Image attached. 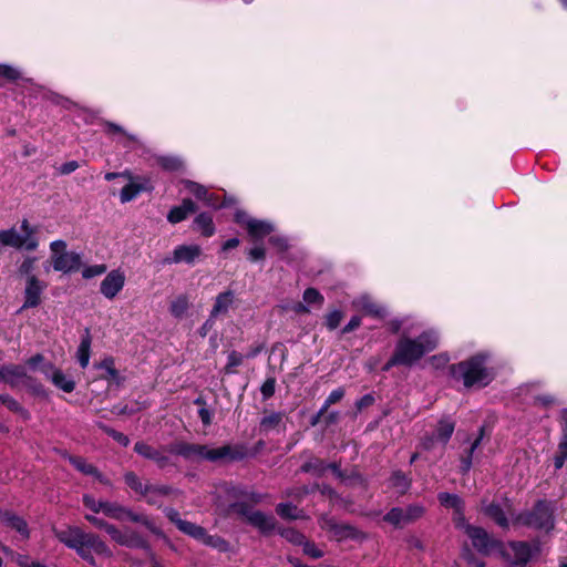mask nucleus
<instances>
[{
  "instance_id": "21",
  "label": "nucleus",
  "mask_w": 567,
  "mask_h": 567,
  "mask_svg": "<svg viewBox=\"0 0 567 567\" xmlns=\"http://www.w3.org/2000/svg\"><path fill=\"white\" fill-rule=\"evenodd\" d=\"M190 307L189 297L185 293L178 295L169 302V312L174 318L182 319Z\"/></svg>"
},
{
  "instance_id": "38",
  "label": "nucleus",
  "mask_w": 567,
  "mask_h": 567,
  "mask_svg": "<svg viewBox=\"0 0 567 567\" xmlns=\"http://www.w3.org/2000/svg\"><path fill=\"white\" fill-rule=\"evenodd\" d=\"M560 402H559L558 398L550 393L539 394L535 398V404H537L542 408H546V409L557 405Z\"/></svg>"
},
{
  "instance_id": "34",
  "label": "nucleus",
  "mask_w": 567,
  "mask_h": 567,
  "mask_svg": "<svg viewBox=\"0 0 567 567\" xmlns=\"http://www.w3.org/2000/svg\"><path fill=\"white\" fill-rule=\"evenodd\" d=\"M134 450L140 455H142V456H144L146 458L154 460V461H156L157 463H161V464L165 460L164 457H162L159 455V453L157 451L153 450L150 445H147L145 443H142V442L136 443L135 446H134Z\"/></svg>"
},
{
  "instance_id": "45",
  "label": "nucleus",
  "mask_w": 567,
  "mask_h": 567,
  "mask_svg": "<svg viewBox=\"0 0 567 567\" xmlns=\"http://www.w3.org/2000/svg\"><path fill=\"white\" fill-rule=\"evenodd\" d=\"M227 360L228 361H227L226 369H227V371L230 372L233 370V368L238 367L243 363L244 357H243V354H240L236 351H231L228 354Z\"/></svg>"
},
{
  "instance_id": "44",
  "label": "nucleus",
  "mask_w": 567,
  "mask_h": 567,
  "mask_svg": "<svg viewBox=\"0 0 567 567\" xmlns=\"http://www.w3.org/2000/svg\"><path fill=\"white\" fill-rule=\"evenodd\" d=\"M342 318H343V315L341 311L333 310L327 315L326 324L330 330H333L340 324Z\"/></svg>"
},
{
  "instance_id": "3",
  "label": "nucleus",
  "mask_w": 567,
  "mask_h": 567,
  "mask_svg": "<svg viewBox=\"0 0 567 567\" xmlns=\"http://www.w3.org/2000/svg\"><path fill=\"white\" fill-rule=\"evenodd\" d=\"M489 355L477 353L451 367L454 379L462 381L465 388H482L494 379V372L488 367Z\"/></svg>"
},
{
  "instance_id": "37",
  "label": "nucleus",
  "mask_w": 567,
  "mask_h": 567,
  "mask_svg": "<svg viewBox=\"0 0 567 567\" xmlns=\"http://www.w3.org/2000/svg\"><path fill=\"white\" fill-rule=\"evenodd\" d=\"M344 395V391L343 389L339 388V389H336L333 390L329 396L327 398L323 406L320 409L319 413H318V417L321 416L330 405L339 402Z\"/></svg>"
},
{
  "instance_id": "60",
  "label": "nucleus",
  "mask_w": 567,
  "mask_h": 567,
  "mask_svg": "<svg viewBox=\"0 0 567 567\" xmlns=\"http://www.w3.org/2000/svg\"><path fill=\"white\" fill-rule=\"evenodd\" d=\"M78 167H79L78 163L72 161V162H68V163L63 164L60 171L62 174H70L72 172H74Z\"/></svg>"
},
{
  "instance_id": "51",
  "label": "nucleus",
  "mask_w": 567,
  "mask_h": 567,
  "mask_svg": "<svg viewBox=\"0 0 567 567\" xmlns=\"http://www.w3.org/2000/svg\"><path fill=\"white\" fill-rule=\"evenodd\" d=\"M21 231L25 238H37L35 237V228L29 223L28 219H23L21 221Z\"/></svg>"
},
{
  "instance_id": "43",
  "label": "nucleus",
  "mask_w": 567,
  "mask_h": 567,
  "mask_svg": "<svg viewBox=\"0 0 567 567\" xmlns=\"http://www.w3.org/2000/svg\"><path fill=\"white\" fill-rule=\"evenodd\" d=\"M303 300L308 305H313V303L321 305L323 301V297L319 293L318 290H316L313 288H308L303 292Z\"/></svg>"
},
{
  "instance_id": "33",
  "label": "nucleus",
  "mask_w": 567,
  "mask_h": 567,
  "mask_svg": "<svg viewBox=\"0 0 567 567\" xmlns=\"http://www.w3.org/2000/svg\"><path fill=\"white\" fill-rule=\"evenodd\" d=\"M124 481L131 489H133L136 494H138L142 497L144 496V494L150 485L148 482H143L142 478H140L133 472L125 473Z\"/></svg>"
},
{
  "instance_id": "41",
  "label": "nucleus",
  "mask_w": 567,
  "mask_h": 567,
  "mask_svg": "<svg viewBox=\"0 0 567 567\" xmlns=\"http://www.w3.org/2000/svg\"><path fill=\"white\" fill-rule=\"evenodd\" d=\"M332 530H333V535L338 539L355 536V530L351 526H348V525H333Z\"/></svg>"
},
{
  "instance_id": "29",
  "label": "nucleus",
  "mask_w": 567,
  "mask_h": 567,
  "mask_svg": "<svg viewBox=\"0 0 567 567\" xmlns=\"http://www.w3.org/2000/svg\"><path fill=\"white\" fill-rule=\"evenodd\" d=\"M194 226L197 231L206 237H210L215 233L213 218L208 214H199L194 220Z\"/></svg>"
},
{
  "instance_id": "56",
  "label": "nucleus",
  "mask_w": 567,
  "mask_h": 567,
  "mask_svg": "<svg viewBox=\"0 0 567 567\" xmlns=\"http://www.w3.org/2000/svg\"><path fill=\"white\" fill-rule=\"evenodd\" d=\"M270 243L278 248V250L284 251L288 248V241L284 237L274 236L270 238Z\"/></svg>"
},
{
  "instance_id": "48",
  "label": "nucleus",
  "mask_w": 567,
  "mask_h": 567,
  "mask_svg": "<svg viewBox=\"0 0 567 567\" xmlns=\"http://www.w3.org/2000/svg\"><path fill=\"white\" fill-rule=\"evenodd\" d=\"M392 485L398 487L400 492H404L409 486V482L403 474L396 473L392 476Z\"/></svg>"
},
{
  "instance_id": "42",
  "label": "nucleus",
  "mask_w": 567,
  "mask_h": 567,
  "mask_svg": "<svg viewBox=\"0 0 567 567\" xmlns=\"http://www.w3.org/2000/svg\"><path fill=\"white\" fill-rule=\"evenodd\" d=\"M0 76L14 81L21 76V73L18 69L9 64H0Z\"/></svg>"
},
{
  "instance_id": "4",
  "label": "nucleus",
  "mask_w": 567,
  "mask_h": 567,
  "mask_svg": "<svg viewBox=\"0 0 567 567\" xmlns=\"http://www.w3.org/2000/svg\"><path fill=\"white\" fill-rule=\"evenodd\" d=\"M51 262L55 271L64 274L78 271L82 266V256L75 251L66 250V243L62 239L50 244Z\"/></svg>"
},
{
  "instance_id": "19",
  "label": "nucleus",
  "mask_w": 567,
  "mask_h": 567,
  "mask_svg": "<svg viewBox=\"0 0 567 567\" xmlns=\"http://www.w3.org/2000/svg\"><path fill=\"white\" fill-rule=\"evenodd\" d=\"M353 306L359 311L373 317H381L384 313V309L372 301L369 296H361L353 301Z\"/></svg>"
},
{
  "instance_id": "61",
  "label": "nucleus",
  "mask_w": 567,
  "mask_h": 567,
  "mask_svg": "<svg viewBox=\"0 0 567 567\" xmlns=\"http://www.w3.org/2000/svg\"><path fill=\"white\" fill-rule=\"evenodd\" d=\"M286 538H288L292 543H301L302 542V535L295 530H287L285 533Z\"/></svg>"
},
{
  "instance_id": "25",
  "label": "nucleus",
  "mask_w": 567,
  "mask_h": 567,
  "mask_svg": "<svg viewBox=\"0 0 567 567\" xmlns=\"http://www.w3.org/2000/svg\"><path fill=\"white\" fill-rule=\"evenodd\" d=\"M171 492V488L165 485H153L150 483L143 498L151 505H159L162 498L167 496Z\"/></svg>"
},
{
  "instance_id": "12",
  "label": "nucleus",
  "mask_w": 567,
  "mask_h": 567,
  "mask_svg": "<svg viewBox=\"0 0 567 567\" xmlns=\"http://www.w3.org/2000/svg\"><path fill=\"white\" fill-rule=\"evenodd\" d=\"M125 274L115 269L110 271L100 286L101 293L107 299H114L125 285Z\"/></svg>"
},
{
  "instance_id": "11",
  "label": "nucleus",
  "mask_w": 567,
  "mask_h": 567,
  "mask_svg": "<svg viewBox=\"0 0 567 567\" xmlns=\"http://www.w3.org/2000/svg\"><path fill=\"white\" fill-rule=\"evenodd\" d=\"M45 289V284L38 277H29L25 279L24 302L20 311L29 308H35L41 303V295Z\"/></svg>"
},
{
  "instance_id": "23",
  "label": "nucleus",
  "mask_w": 567,
  "mask_h": 567,
  "mask_svg": "<svg viewBox=\"0 0 567 567\" xmlns=\"http://www.w3.org/2000/svg\"><path fill=\"white\" fill-rule=\"evenodd\" d=\"M128 183L122 188L120 193V199L122 203H128L133 200L141 192L146 189V186L142 183H137L134 181L132 175L130 177H125Z\"/></svg>"
},
{
  "instance_id": "26",
  "label": "nucleus",
  "mask_w": 567,
  "mask_h": 567,
  "mask_svg": "<svg viewBox=\"0 0 567 567\" xmlns=\"http://www.w3.org/2000/svg\"><path fill=\"white\" fill-rule=\"evenodd\" d=\"M439 501L443 506L452 507L455 509L454 522L456 525H457V523L464 522V517L462 516V513H461V499L456 495L449 494V493H441L439 495Z\"/></svg>"
},
{
  "instance_id": "35",
  "label": "nucleus",
  "mask_w": 567,
  "mask_h": 567,
  "mask_svg": "<svg viewBox=\"0 0 567 567\" xmlns=\"http://www.w3.org/2000/svg\"><path fill=\"white\" fill-rule=\"evenodd\" d=\"M485 513L493 518L499 526L507 527V518L504 512L501 509L498 505L491 504L486 507Z\"/></svg>"
},
{
  "instance_id": "57",
  "label": "nucleus",
  "mask_w": 567,
  "mask_h": 567,
  "mask_svg": "<svg viewBox=\"0 0 567 567\" xmlns=\"http://www.w3.org/2000/svg\"><path fill=\"white\" fill-rule=\"evenodd\" d=\"M361 324V319L358 316H354L351 318V320L348 322V324L343 328L342 332L348 333L353 330H355Z\"/></svg>"
},
{
  "instance_id": "63",
  "label": "nucleus",
  "mask_w": 567,
  "mask_h": 567,
  "mask_svg": "<svg viewBox=\"0 0 567 567\" xmlns=\"http://www.w3.org/2000/svg\"><path fill=\"white\" fill-rule=\"evenodd\" d=\"M19 566L20 567H47L44 565H41L40 563H37V561H31L29 563L27 559L24 558H21L19 559Z\"/></svg>"
},
{
  "instance_id": "6",
  "label": "nucleus",
  "mask_w": 567,
  "mask_h": 567,
  "mask_svg": "<svg viewBox=\"0 0 567 567\" xmlns=\"http://www.w3.org/2000/svg\"><path fill=\"white\" fill-rule=\"evenodd\" d=\"M235 220L246 227L248 234L254 239H260L274 231V225L266 220H260L248 216L247 213L238 210L235 214Z\"/></svg>"
},
{
  "instance_id": "62",
  "label": "nucleus",
  "mask_w": 567,
  "mask_h": 567,
  "mask_svg": "<svg viewBox=\"0 0 567 567\" xmlns=\"http://www.w3.org/2000/svg\"><path fill=\"white\" fill-rule=\"evenodd\" d=\"M566 460H567V455L565 453H560L558 451L557 455L554 458L555 467L556 468L563 467Z\"/></svg>"
},
{
  "instance_id": "32",
  "label": "nucleus",
  "mask_w": 567,
  "mask_h": 567,
  "mask_svg": "<svg viewBox=\"0 0 567 567\" xmlns=\"http://www.w3.org/2000/svg\"><path fill=\"white\" fill-rule=\"evenodd\" d=\"M70 462L73 464V466L78 471H80L86 475H92L104 484L109 483L106 480L103 478V476L99 473V471L92 464L86 463L84 460H82L80 457H70Z\"/></svg>"
},
{
  "instance_id": "1",
  "label": "nucleus",
  "mask_w": 567,
  "mask_h": 567,
  "mask_svg": "<svg viewBox=\"0 0 567 567\" xmlns=\"http://www.w3.org/2000/svg\"><path fill=\"white\" fill-rule=\"evenodd\" d=\"M439 342V333L435 330L424 331L416 338L403 334L398 341L394 353L385 369L396 364L412 365L423 355L435 350Z\"/></svg>"
},
{
  "instance_id": "39",
  "label": "nucleus",
  "mask_w": 567,
  "mask_h": 567,
  "mask_svg": "<svg viewBox=\"0 0 567 567\" xmlns=\"http://www.w3.org/2000/svg\"><path fill=\"white\" fill-rule=\"evenodd\" d=\"M277 513L284 518H298L299 517V511L296 506H292L291 504H279L277 506Z\"/></svg>"
},
{
  "instance_id": "2",
  "label": "nucleus",
  "mask_w": 567,
  "mask_h": 567,
  "mask_svg": "<svg viewBox=\"0 0 567 567\" xmlns=\"http://www.w3.org/2000/svg\"><path fill=\"white\" fill-rule=\"evenodd\" d=\"M54 536L66 547L74 549L79 556L91 565L95 564L92 553L110 556L111 551L96 535L83 532L75 526L53 529Z\"/></svg>"
},
{
  "instance_id": "7",
  "label": "nucleus",
  "mask_w": 567,
  "mask_h": 567,
  "mask_svg": "<svg viewBox=\"0 0 567 567\" xmlns=\"http://www.w3.org/2000/svg\"><path fill=\"white\" fill-rule=\"evenodd\" d=\"M102 512L114 519L123 520V519H130L132 522H138L144 524L148 529H151L153 533L158 534V529L155 527V525L145 516L134 514L133 512L128 511L127 508L116 504V503H103Z\"/></svg>"
},
{
  "instance_id": "16",
  "label": "nucleus",
  "mask_w": 567,
  "mask_h": 567,
  "mask_svg": "<svg viewBox=\"0 0 567 567\" xmlns=\"http://www.w3.org/2000/svg\"><path fill=\"white\" fill-rule=\"evenodd\" d=\"M178 529L206 545L217 546L219 543L218 538L208 535L203 527L188 520L178 522Z\"/></svg>"
},
{
  "instance_id": "30",
  "label": "nucleus",
  "mask_w": 567,
  "mask_h": 567,
  "mask_svg": "<svg viewBox=\"0 0 567 567\" xmlns=\"http://www.w3.org/2000/svg\"><path fill=\"white\" fill-rule=\"evenodd\" d=\"M511 550L515 564L524 565L532 557V549L526 543H513L511 544Z\"/></svg>"
},
{
  "instance_id": "55",
  "label": "nucleus",
  "mask_w": 567,
  "mask_h": 567,
  "mask_svg": "<svg viewBox=\"0 0 567 567\" xmlns=\"http://www.w3.org/2000/svg\"><path fill=\"white\" fill-rule=\"evenodd\" d=\"M106 432L110 436H112L116 442H118L123 446H126L130 443L128 437L121 432H117L115 430H107Z\"/></svg>"
},
{
  "instance_id": "53",
  "label": "nucleus",
  "mask_w": 567,
  "mask_h": 567,
  "mask_svg": "<svg viewBox=\"0 0 567 567\" xmlns=\"http://www.w3.org/2000/svg\"><path fill=\"white\" fill-rule=\"evenodd\" d=\"M275 384H276L275 379H268L264 382V384L261 386V393L265 398H269L274 394Z\"/></svg>"
},
{
  "instance_id": "49",
  "label": "nucleus",
  "mask_w": 567,
  "mask_h": 567,
  "mask_svg": "<svg viewBox=\"0 0 567 567\" xmlns=\"http://www.w3.org/2000/svg\"><path fill=\"white\" fill-rule=\"evenodd\" d=\"M266 256V250L262 246H256L248 251V257L251 261L262 260Z\"/></svg>"
},
{
  "instance_id": "54",
  "label": "nucleus",
  "mask_w": 567,
  "mask_h": 567,
  "mask_svg": "<svg viewBox=\"0 0 567 567\" xmlns=\"http://www.w3.org/2000/svg\"><path fill=\"white\" fill-rule=\"evenodd\" d=\"M162 166L169 171H176L182 166V162L178 158H163Z\"/></svg>"
},
{
  "instance_id": "40",
  "label": "nucleus",
  "mask_w": 567,
  "mask_h": 567,
  "mask_svg": "<svg viewBox=\"0 0 567 567\" xmlns=\"http://www.w3.org/2000/svg\"><path fill=\"white\" fill-rule=\"evenodd\" d=\"M106 271V266L103 264L84 267L82 270V277L91 279L97 277Z\"/></svg>"
},
{
  "instance_id": "46",
  "label": "nucleus",
  "mask_w": 567,
  "mask_h": 567,
  "mask_svg": "<svg viewBox=\"0 0 567 567\" xmlns=\"http://www.w3.org/2000/svg\"><path fill=\"white\" fill-rule=\"evenodd\" d=\"M83 502H84V505L90 508L92 512L94 513H100L102 512V508H103V503L104 502H101V501H96L94 499L92 496H89V495H85L83 497Z\"/></svg>"
},
{
  "instance_id": "50",
  "label": "nucleus",
  "mask_w": 567,
  "mask_h": 567,
  "mask_svg": "<svg viewBox=\"0 0 567 567\" xmlns=\"http://www.w3.org/2000/svg\"><path fill=\"white\" fill-rule=\"evenodd\" d=\"M101 369L105 370V372L107 373V375L112 379H116L117 378V371L115 370L114 368V361L112 359H105L102 363H101Z\"/></svg>"
},
{
  "instance_id": "36",
  "label": "nucleus",
  "mask_w": 567,
  "mask_h": 567,
  "mask_svg": "<svg viewBox=\"0 0 567 567\" xmlns=\"http://www.w3.org/2000/svg\"><path fill=\"white\" fill-rule=\"evenodd\" d=\"M35 257H25L19 266V274L25 276V279L29 277H35L33 275V271L35 269Z\"/></svg>"
},
{
  "instance_id": "52",
  "label": "nucleus",
  "mask_w": 567,
  "mask_h": 567,
  "mask_svg": "<svg viewBox=\"0 0 567 567\" xmlns=\"http://www.w3.org/2000/svg\"><path fill=\"white\" fill-rule=\"evenodd\" d=\"M305 554L309 555L312 558H320L323 556L322 550L316 547L315 544L306 543L303 546Z\"/></svg>"
},
{
  "instance_id": "5",
  "label": "nucleus",
  "mask_w": 567,
  "mask_h": 567,
  "mask_svg": "<svg viewBox=\"0 0 567 567\" xmlns=\"http://www.w3.org/2000/svg\"><path fill=\"white\" fill-rule=\"evenodd\" d=\"M178 454L188 458H203L208 461H217L229 455L230 449L221 446L218 449H210L206 445L199 444H182L177 450Z\"/></svg>"
},
{
  "instance_id": "59",
  "label": "nucleus",
  "mask_w": 567,
  "mask_h": 567,
  "mask_svg": "<svg viewBox=\"0 0 567 567\" xmlns=\"http://www.w3.org/2000/svg\"><path fill=\"white\" fill-rule=\"evenodd\" d=\"M198 414H199V417H200L202 422L205 425H209L212 423V413L207 409L202 408L198 411Z\"/></svg>"
},
{
  "instance_id": "13",
  "label": "nucleus",
  "mask_w": 567,
  "mask_h": 567,
  "mask_svg": "<svg viewBox=\"0 0 567 567\" xmlns=\"http://www.w3.org/2000/svg\"><path fill=\"white\" fill-rule=\"evenodd\" d=\"M40 371L60 390L65 393H71L75 389V382L60 369H56L51 363H45L40 368Z\"/></svg>"
},
{
  "instance_id": "64",
  "label": "nucleus",
  "mask_w": 567,
  "mask_h": 567,
  "mask_svg": "<svg viewBox=\"0 0 567 567\" xmlns=\"http://www.w3.org/2000/svg\"><path fill=\"white\" fill-rule=\"evenodd\" d=\"M559 452L567 455V431L564 430L563 439L558 445Z\"/></svg>"
},
{
  "instance_id": "22",
  "label": "nucleus",
  "mask_w": 567,
  "mask_h": 567,
  "mask_svg": "<svg viewBox=\"0 0 567 567\" xmlns=\"http://www.w3.org/2000/svg\"><path fill=\"white\" fill-rule=\"evenodd\" d=\"M234 302V293L231 291H225L219 293L216 297L214 307L210 311V319L215 318L219 315H225L228 312L229 308Z\"/></svg>"
},
{
  "instance_id": "17",
  "label": "nucleus",
  "mask_w": 567,
  "mask_h": 567,
  "mask_svg": "<svg viewBox=\"0 0 567 567\" xmlns=\"http://www.w3.org/2000/svg\"><path fill=\"white\" fill-rule=\"evenodd\" d=\"M8 247L16 249H25L33 251L39 247L38 238H25L23 234H19L16 228L6 229Z\"/></svg>"
},
{
  "instance_id": "15",
  "label": "nucleus",
  "mask_w": 567,
  "mask_h": 567,
  "mask_svg": "<svg viewBox=\"0 0 567 567\" xmlns=\"http://www.w3.org/2000/svg\"><path fill=\"white\" fill-rule=\"evenodd\" d=\"M105 530L111 536V538L120 545L128 547H141L144 545L143 539L131 530L122 532L110 524L105 525Z\"/></svg>"
},
{
  "instance_id": "28",
  "label": "nucleus",
  "mask_w": 567,
  "mask_h": 567,
  "mask_svg": "<svg viewBox=\"0 0 567 567\" xmlns=\"http://www.w3.org/2000/svg\"><path fill=\"white\" fill-rule=\"evenodd\" d=\"M0 519L2 524L16 529L23 538L29 536L27 523L22 518L6 513L0 517Z\"/></svg>"
},
{
  "instance_id": "9",
  "label": "nucleus",
  "mask_w": 567,
  "mask_h": 567,
  "mask_svg": "<svg viewBox=\"0 0 567 567\" xmlns=\"http://www.w3.org/2000/svg\"><path fill=\"white\" fill-rule=\"evenodd\" d=\"M424 514V508L421 505H411L406 508L394 507L385 516L384 520L396 526H405Z\"/></svg>"
},
{
  "instance_id": "8",
  "label": "nucleus",
  "mask_w": 567,
  "mask_h": 567,
  "mask_svg": "<svg viewBox=\"0 0 567 567\" xmlns=\"http://www.w3.org/2000/svg\"><path fill=\"white\" fill-rule=\"evenodd\" d=\"M457 527L465 532L477 550L488 554L497 547V543L483 528L471 526L465 520L457 523Z\"/></svg>"
},
{
  "instance_id": "18",
  "label": "nucleus",
  "mask_w": 567,
  "mask_h": 567,
  "mask_svg": "<svg viewBox=\"0 0 567 567\" xmlns=\"http://www.w3.org/2000/svg\"><path fill=\"white\" fill-rule=\"evenodd\" d=\"M196 210V205L190 199H184L179 206L173 207L168 215L167 220L171 224H177L187 218V216Z\"/></svg>"
},
{
  "instance_id": "14",
  "label": "nucleus",
  "mask_w": 567,
  "mask_h": 567,
  "mask_svg": "<svg viewBox=\"0 0 567 567\" xmlns=\"http://www.w3.org/2000/svg\"><path fill=\"white\" fill-rule=\"evenodd\" d=\"M200 256L202 248L198 245H181L173 250L171 262L193 265Z\"/></svg>"
},
{
  "instance_id": "27",
  "label": "nucleus",
  "mask_w": 567,
  "mask_h": 567,
  "mask_svg": "<svg viewBox=\"0 0 567 567\" xmlns=\"http://www.w3.org/2000/svg\"><path fill=\"white\" fill-rule=\"evenodd\" d=\"M453 432L454 423L450 419H443L439 422L435 434L430 441L432 442L433 440H435L437 442H441L442 444H446Z\"/></svg>"
},
{
  "instance_id": "24",
  "label": "nucleus",
  "mask_w": 567,
  "mask_h": 567,
  "mask_svg": "<svg viewBox=\"0 0 567 567\" xmlns=\"http://www.w3.org/2000/svg\"><path fill=\"white\" fill-rule=\"evenodd\" d=\"M184 187L187 189L190 194H193L196 198L202 199L206 203V205L215 207L216 204L214 202V196L208 194V190L205 186L197 184L192 181H185Z\"/></svg>"
},
{
  "instance_id": "10",
  "label": "nucleus",
  "mask_w": 567,
  "mask_h": 567,
  "mask_svg": "<svg viewBox=\"0 0 567 567\" xmlns=\"http://www.w3.org/2000/svg\"><path fill=\"white\" fill-rule=\"evenodd\" d=\"M526 523L535 528L549 530L554 527L553 508L549 504L540 502L528 515Z\"/></svg>"
},
{
  "instance_id": "47",
  "label": "nucleus",
  "mask_w": 567,
  "mask_h": 567,
  "mask_svg": "<svg viewBox=\"0 0 567 567\" xmlns=\"http://www.w3.org/2000/svg\"><path fill=\"white\" fill-rule=\"evenodd\" d=\"M280 422H281V415L277 414V413H272L262 419L261 425L265 429H272V427L277 426Z\"/></svg>"
},
{
  "instance_id": "31",
  "label": "nucleus",
  "mask_w": 567,
  "mask_h": 567,
  "mask_svg": "<svg viewBox=\"0 0 567 567\" xmlns=\"http://www.w3.org/2000/svg\"><path fill=\"white\" fill-rule=\"evenodd\" d=\"M91 337L89 331L82 338L76 351V359L82 368H86L90 361Z\"/></svg>"
},
{
  "instance_id": "58",
  "label": "nucleus",
  "mask_w": 567,
  "mask_h": 567,
  "mask_svg": "<svg viewBox=\"0 0 567 567\" xmlns=\"http://www.w3.org/2000/svg\"><path fill=\"white\" fill-rule=\"evenodd\" d=\"M165 512H166V516L169 518V520L173 522L177 527H178V522L184 520L179 517L178 512H176L173 508H167Z\"/></svg>"
},
{
  "instance_id": "20",
  "label": "nucleus",
  "mask_w": 567,
  "mask_h": 567,
  "mask_svg": "<svg viewBox=\"0 0 567 567\" xmlns=\"http://www.w3.org/2000/svg\"><path fill=\"white\" fill-rule=\"evenodd\" d=\"M246 518L251 525L262 532H269L275 527V518L258 511L246 514Z\"/></svg>"
}]
</instances>
